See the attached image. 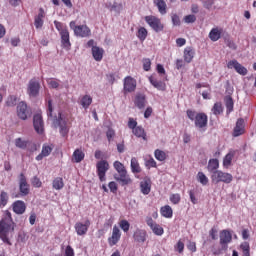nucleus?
<instances>
[{"instance_id":"nucleus-1","label":"nucleus","mask_w":256,"mask_h":256,"mask_svg":"<svg viewBox=\"0 0 256 256\" xmlns=\"http://www.w3.org/2000/svg\"><path fill=\"white\" fill-rule=\"evenodd\" d=\"M48 120L52 121L54 127H59L60 135L62 137H67L69 134V124H67V119L65 116L58 112L57 116H53V102L48 100V110H47Z\"/></svg>"},{"instance_id":"nucleus-2","label":"nucleus","mask_w":256,"mask_h":256,"mask_svg":"<svg viewBox=\"0 0 256 256\" xmlns=\"http://www.w3.org/2000/svg\"><path fill=\"white\" fill-rule=\"evenodd\" d=\"M15 230L13 218L11 217V212L6 211L5 216L0 221V239L3 243L11 245L9 241V233H13Z\"/></svg>"},{"instance_id":"nucleus-3","label":"nucleus","mask_w":256,"mask_h":256,"mask_svg":"<svg viewBox=\"0 0 256 256\" xmlns=\"http://www.w3.org/2000/svg\"><path fill=\"white\" fill-rule=\"evenodd\" d=\"M187 117L190 121H194V125L197 129H205L207 127L208 117L205 113H199L195 110H187Z\"/></svg>"},{"instance_id":"nucleus-4","label":"nucleus","mask_w":256,"mask_h":256,"mask_svg":"<svg viewBox=\"0 0 256 256\" xmlns=\"http://www.w3.org/2000/svg\"><path fill=\"white\" fill-rule=\"evenodd\" d=\"M211 180L214 185H217V183L229 184L231 183V181H233V175L227 172H223L221 170H217L212 173Z\"/></svg>"},{"instance_id":"nucleus-5","label":"nucleus","mask_w":256,"mask_h":256,"mask_svg":"<svg viewBox=\"0 0 256 256\" xmlns=\"http://www.w3.org/2000/svg\"><path fill=\"white\" fill-rule=\"evenodd\" d=\"M96 169H97V175L99 177V180L101 182L107 181V178L105 177V175L109 171V162H107L106 160H101L97 162Z\"/></svg>"},{"instance_id":"nucleus-6","label":"nucleus","mask_w":256,"mask_h":256,"mask_svg":"<svg viewBox=\"0 0 256 256\" xmlns=\"http://www.w3.org/2000/svg\"><path fill=\"white\" fill-rule=\"evenodd\" d=\"M17 115L22 121H27V118L31 117V110L27 107V103L24 101L19 102L17 105Z\"/></svg>"},{"instance_id":"nucleus-7","label":"nucleus","mask_w":256,"mask_h":256,"mask_svg":"<svg viewBox=\"0 0 256 256\" xmlns=\"http://www.w3.org/2000/svg\"><path fill=\"white\" fill-rule=\"evenodd\" d=\"M145 21L154 31H156V33L163 31V24H161V20H159V18L155 16H146Z\"/></svg>"},{"instance_id":"nucleus-8","label":"nucleus","mask_w":256,"mask_h":256,"mask_svg":"<svg viewBox=\"0 0 256 256\" xmlns=\"http://www.w3.org/2000/svg\"><path fill=\"white\" fill-rule=\"evenodd\" d=\"M33 125L36 133H38V135H43V131H45V124L43 122V116H41V114L34 115Z\"/></svg>"},{"instance_id":"nucleus-9","label":"nucleus","mask_w":256,"mask_h":256,"mask_svg":"<svg viewBox=\"0 0 256 256\" xmlns=\"http://www.w3.org/2000/svg\"><path fill=\"white\" fill-rule=\"evenodd\" d=\"M19 191L22 197L29 195V183H27V178L23 173L19 175Z\"/></svg>"},{"instance_id":"nucleus-10","label":"nucleus","mask_w":256,"mask_h":256,"mask_svg":"<svg viewBox=\"0 0 256 256\" xmlns=\"http://www.w3.org/2000/svg\"><path fill=\"white\" fill-rule=\"evenodd\" d=\"M228 69H234L236 73L239 75H247L248 71L247 68H245L241 63H239L237 60H231L227 63Z\"/></svg>"},{"instance_id":"nucleus-11","label":"nucleus","mask_w":256,"mask_h":256,"mask_svg":"<svg viewBox=\"0 0 256 256\" xmlns=\"http://www.w3.org/2000/svg\"><path fill=\"white\" fill-rule=\"evenodd\" d=\"M119 241H121V230L119 229V227L117 225H114L113 229H112V235H111V237L108 238V243H109L110 247H113V246L117 245V243H119Z\"/></svg>"},{"instance_id":"nucleus-12","label":"nucleus","mask_w":256,"mask_h":256,"mask_svg":"<svg viewBox=\"0 0 256 256\" xmlns=\"http://www.w3.org/2000/svg\"><path fill=\"white\" fill-rule=\"evenodd\" d=\"M135 89H137V81L131 76L124 78V93H133Z\"/></svg>"},{"instance_id":"nucleus-13","label":"nucleus","mask_w":256,"mask_h":256,"mask_svg":"<svg viewBox=\"0 0 256 256\" xmlns=\"http://www.w3.org/2000/svg\"><path fill=\"white\" fill-rule=\"evenodd\" d=\"M91 226V222L86 220L85 223L77 222L74 226V229L79 236L87 235V231H89V227Z\"/></svg>"},{"instance_id":"nucleus-14","label":"nucleus","mask_w":256,"mask_h":256,"mask_svg":"<svg viewBox=\"0 0 256 256\" xmlns=\"http://www.w3.org/2000/svg\"><path fill=\"white\" fill-rule=\"evenodd\" d=\"M146 224L148 225V227H150L154 235H158V236L163 235L164 233L163 227H161V225L159 224H156L155 221H153V218L147 217Z\"/></svg>"},{"instance_id":"nucleus-15","label":"nucleus","mask_w":256,"mask_h":256,"mask_svg":"<svg viewBox=\"0 0 256 256\" xmlns=\"http://www.w3.org/2000/svg\"><path fill=\"white\" fill-rule=\"evenodd\" d=\"M233 241V236L231 235V232L228 230H223L220 232V245H222V249H227V245Z\"/></svg>"},{"instance_id":"nucleus-16","label":"nucleus","mask_w":256,"mask_h":256,"mask_svg":"<svg viewBox=\"0 0 256 256\" xmlns=\"http://www.w3.org/2000/svg\"><path fill=\"white\" fill-rule=\"evenodd\" d=\"M53 152V144H43L41 153L36 156V161H43L44 157H49Z\"/></svg>"},{"instance_id":"nucleus-17","label":"nucleus","mask_w":256,"mask_h":256,"mask_svg":"<svg viewBox=\"0 0 256 256\" xmlns=\"http://www.w3.org/2000/svg\"><path fill=\"white\" fill-rule=\"evenodd\" d=\"M74 35L82 38L91 37V29H89L87 25H79L76 32H74Z\"/></svg>"},{"instance_id":"nucleus-18","label":"nucleus","mask_w":256,"mask_h":256,"mask_svg":"<svg viewBox=\"0 0 256 256\" xmlns=\"http://www.w3.org/2000/svg\"><path fill=\"white\" fill-rule=\"evenodd\" d=\"M28 95L30 97H37L39 95V82L30 80L28 84Z\"/></svg>"},{"instance_id":"nucleus-19","label":"nucleus","mask_w":256,"mask_h":256,"mask_svg":"<svg viewBox=\"0 0 256 256\" xmlns=\"http://www.w3.org/2000/svg\"><path fill=\"white\" fill-rule=\"evenodd\" d=\"M245 133V120L240 118L236 122V126L234 128L233 136L239 137V135H243Z\"/></svg>"},{"instance_id":"nucleus-20","label":"nucleus","mask_w":256,"mask_h":256,"mask_svg":"<svg viewBox=\"0 0 256 256\" xmlns=\"http://www.w3.org/2000/svg\"><path fill=\"white\" fill-rule=\"evenodd\" d=\"M60 37H61V45L63 49H66V51H69V49H71V40L69 38V30H67L66 32H62L60 34Z\"/></svg>"},{"instance_id":"nucleus-21","label":"nucleus","mask_w":256,"mask_h":256,"mask_svg":"<svg viewBox=\"0 0 256 256\" xmlns=\"http://www.w3.org/2000/svg\"><path fill=\"white\" fill-rule=\"evenodd\" d=\"M12 207L16 215H23V213H25V210L27 209V206H25V202L21 200H17L16 202H14Z\"/></svg>"},{"instance_id":"nucleus-22","label":"nucleus","mask_w":256,"mask_h":256,"mask_svg":"<svg viewBox=\"0 0 256 256\" xmlns=\"http://www.w3.org/2000/svg\"><path fill=\"white\" fill-rule=\"evenodd\" d=\"M114 179L122 185H129V183H131V177H129V174H127V171L122 172L118 175H115Z\"/></svg>"},{"instance_id":"nucleus-23","label":"nucleus","mask_w":256,"mask_h":256,"mask_svg":"<svg viewBox=\"0 0 256 256\" xmlns=\"http://www.w3.org/2000/svg\"><path fill=\"white\" fill-rule=\"evenodd\" d=\"M43 19H45V10L43 8L39 9V13L35 16L34 25L36 29H41L43 27Z\"/></svg>"},{"instance_id":"nucleus-24","label":"nucleus","mask_w":256,"mask_h":256,"mask_svg":"<svg viewBox=\"0 0 256 256\" xmlns=\"http://www.w3.org/2000/svg\"><path fill=\"white\" fill-rule=\"evenodd\" d=\"M105 53V50L99 46L92 47V57L96 61H102L103 60V54Z\"/></svg>"},{"instance_id":"nucleus-25","label":"nucleus","mask_w":256,"mask_h":256,"mask_svg":"<svg viewBox=\"0 0 256 256\" xmlns=\"http://www.w3.org/2000/svg\"><path fill=\"white\" fill-rule=\"evenodd\" d=\"M193 57H195V50L192 47H186L184 49V61L186 63H191Z\"/></svg>"},{"instance_id":"nucleus-26","label":"nucleus","mask_w":256,"mask_h":256,"mask_svg":"<svg viewBox=\"0 0 256 256\" xmlns=\"http://www.w3.org/2000/svg\"><path fill=\"white\" fill-rule=\"evenodd\" d=\"M221 33H223V30L221 28H212L209 33V39L214 42L219 41L221 39Z\"/></svg>"},{"instance_id":"nucleus-27","label":"nucleus","mask_w":256,"mask_h":256,"mask_svg":"<svg viewBox=\"0 0 256 256\" xmlns=\"http://www.w3.org/2000/svg\"><path fill=\"white\" fill-rule=\"evenodd\" d=\"M134 240L138 243H145L147 240V232L145 230H136L134 233Z\"/></svg>"},{"instance_id":"nucleus-28","label":"nucleus","mask_w":256,"mask_h":256,"mask_svg":"<svg viewBox=\"0 0 256 256\" xmlns=\"http://www.w3.org/2000/svg\"><path fill=\"white\" fill-rule=\"evenodd\" d=\"M149 81H150L151 85H153V87H155V89H158L159 91L165 90V83H163V81H159L153 76L149 77Z\"/></svg>"},{"instance_id":"nucleus-29","label":"nucleus","mask_w":256,"mask_h":256,"mask_svg":"<svg viewBox=\"0 0 256 256\" xmlns=\"http://www.w3.org/2000/svg\"><path fill=\"white\" fill-rule=\"evenodd\" d=\"M134 103L138 109H145V103H147V101L145 100V96L143 94H137Z\"/></svg>"},{"instance_id":"nucleus-30","label":"nucleus","mask_w":256,"mask_h":256,"mask_svg":"<svg viewBox=\"0 0 256 256\" xmlns=\"http://www.w3.org/2000/svg\"><path fill=\"white\" fill-rule=\"evenodd\" d=\"M140 189L143 195H149V193H151V181L149 180L142 181L140 183Z\"/></svg>"},{"instance_id":"nucleus-31","label":"nucleus","mask_w":256,"mask_h":256,"mask_svg":"<svg viewBox=\"0 0 256 256\" xmlns=\"http://www.w3.org/2000/svg\"><path fill=\"white\" fill-rule=\"evenodd\" d=\"M160 213L162 217H166V219H171V217H173V209L169 205L163 206Z\"/></svg>"},{"instance_id":"nucleus-32","label":"nucleus","mask_w":256,"mask_h":256,"mask_svg":"<svg viewBox=\"0 0 256 256\" xmlns=\"http://www.w3.org/2000/svg\"><path fill=\"white\" fill-rule=\"evenodd\" d=\"M209 173H215V171H218L219 169V160L217 159H210L208 162V167H207Z\"/></svg>"},{"instance_id":"nucleus-33","label":"nucleus","mask_w":256,"mask_h":256,"mask_svg":"<svg viewBox=\"0 0 256 256\" xmlns=\"http://www.w3.org/2000/svg\"><path fill=\"white\" fill-rule=\"evenodd\" d=\"M154 3L161 15H165L167 13V3H165L163 0H154Z\"/></svg>"},{"instance_id":"nucleus-34","label":"nucleus","mask_w":256,"mask_h":256,"mask_svg":"<svg viewBox=\"0 0 256 256\" xmlns=\"http://www.w3.org/2000/svg\"><path fill=\"white\" fill-rule=\"evenodd\" d=\"M233 157H235V154H233V152H229L228 154H226L223 159V167H225V169H229V167H231V163H233Z\"/></svg>"},{"instance_id":"nucleus-35","label":"nucleus","mask_w":256,"mask_h":256,"mask_svg":"<svg viewBox=\"0 0 256 256\" xmlns=\"http://www.w3.org/2000/svg\"><path fill=\"white\" fill-rule=\"evenodd\" d=\"M130 167L132 173H141V166L139 165V160H137L135 157L131 159Z\"/></svg>"},{"instance_id":"nucleus-36","label":"nucleus","mask_w":256,"mask_h":256,"mask_svg":"<svg viewBox=\"0 0 256 256\" xmlns=\"http://www.w3.org/2000/svg\"><path fill=\"white\" fill-rule=\"evenodd\" d=\"M85 159V153L81 149H76L73 153V160L75 163H81Z\"/></svg>"},{"instance_id":"nucleus-37","label":"nucleus","mask_w":256,"mask_h":256,"mask_svg":"<svg viewBox=\"0 0 256 256\" xmlns=\"http://www.w3.org/2000/svg\"><path fill=\"white\" fill-rule=\"evenodd\" d=\"M52 187H53V189H56V191H61V189H63V187H65V184L63 183V178H61V177L55 178L53 180Z\"/></svg>"},{"instance_id":"nucleus-38","label":"nucleus","mask_w":256,"mask_h":256,"mask_svg":"<svg viewBox=\"0 0 256 256\" xmlns=\"http://www.w3.org/2000/svg\"><path fill=\"white\" fill-rule=\"evenodd\" d=\"M80 103L83 109H89V106L93 103V98L89 95H84Z\"/></svg>"},{"instance_id":"nucleus-39","label":"nucleus","mask_w":256,"mask_h":256,"mask_svg":"<svg viewBox=\"0 0 256 256\" xmlns=\"http://www.w3.org/2000/svg\"><path fill=\"white\" fill-rule=\"evenodd\" d=\"M133 134L136 136V137H139V138H142V139H146L147 137V134L145 133V129H143V127L141 126H137L136 128H134L132 130Z\"/></svg>"},{"instance_id":"nucleus-40","label":"nucleus","mask_w":256,"mask_h":256,"mask_svg":"<svg viewBox=\"0 0 256 256\" xmlns=\"http://www.w3.org/2000/svg\"><path fill=\"white\" fill-rule=\"evenodd\" d=\"M154 157L157 161H165V159H167V153L163 150L156 149L154 151Z\"/></svg>"},{"instance_id":"nucleus-41","label":"nucleus","mask_w":256,"mask_h":256,"mask_svg":"<svg viewBox=\"0 0 256 256\" xmlns=\"http://www.w3.org/2000/svg\"><path fill=\"white\" fill-rule=\"evenodd\" d=\"M224 103L226 105L227 113H231L233 111V98L231 96H226L224 98Z\"/></svg>"},{"instance_id":"nucleus-42","label":"nucleus","mask_w":256,"mask_h":256,"mask_svg":"<svg viewBox=\"0 0 256 256\" xmlns=\"http://www.w3.org/2000/svg\"><path fill=\"white\" fill-rule=\"evenodd\" d=\"M113 167L118 174L127 172L125 165H123V163H121L120 161H115L113 163Z\"/></svg>"},{"instance_id":"nucleus-43","label":"nucleus","mask_w":256,"mask_h":256,"mask_svg":"<svg viewBox=\"0 0 256 256\" xmlns=\"http://www.w3.org/2000/svg\"><path fill=\"white\" fill-rule=\"evenodd\" d=\"M211 111L213 115H221V113H223V104H221V102H216Z\"/></svg>"},{"instance_id":"nucleus-44","label":"nucleus","mask_w":256,"mask_h":256,"mask_svg":"<svg viewBox=\"0 0 256 256\" xmlns=\"http://www.w3.org/2000/svg\"><path fill=\"white\" fill-rule=\"evenodd\" d=\"M9 201V194L7 192L2 191L0 193V207H5Z\"/></svg>"},{"instance_id":"nucleus-45","label":"nucleus","mask_w":256,"mask_h":256,"mask_svg":"<svg viewBox=\"0 0 256 256\" xmlns=\"http://www.w3.org/2000/svg\"><path fill=\"white\" fill-rule=\"evenodd\" d=\"M54 25H55V28L57 29V31H59V35L69 31L67 29V26H65V24H63V23H61L59 21H54Z\"/></svg>"},{"instance_id":"nucleus-46","label":"nucleus","mask_w":256,"mask_h":256,"mask_svg":"<svg viewBox=\"0 0 256 256\" xmlns=\"http://www.w3.org/2000/svg\"><path fill=\"white\" fill-rule=\"evenodd\" d=\"M197 181L201 183V185H207L209 183V178L203 172H198Z\"/></svg>"},{"instance_id":"nucleus-47","label":"nucleus","mask_w":256,"mask_h":256,"mask_svg":"<svg viewBox=\"0 0 256 256\" xmlns=\"http://www.w3.org/2000/svg\"><path fill=\"white\" fill-rule=\"evenodd\" d=\"M137 37L138 39H140V41H145V39H147V29H145L144 27H141L138 30Z\"/></svg>"},{"instance_id":"nucleus-48","label":"nucleus","mask_w":256,"mask_h":256,"mask_svg":"<svg viewBox=\"0 0 256 256\" xmlns=\"http://www.w3.org/2000/svg\"><path fill=\"white\" fill-rule=\"evenodd\" d=\"M119 227L124 231V233H127L129 231V228L131 227V224H129V221L127 220H121L119 222Z\"/></svg>"},{"instance_id":"nucleus-49","label":"nucleus","mask_w":256,"mask_h":256,"mask_svg":"<svg viewBox=\"0 0 256 256\" xmlns=\"http://www.w3.org/2000/svg\"><path fill=\"white\" fill-rule=\"evenodd\" d=\"M15 145L16 147H18L19 149H27V141L21 139V138H17L15 140Z\"/></svg>"},{"instance_id":"nucleus-50","label":"nucleus","mask_w":256,"mask_h":256,"mask_svg":"<svg viewBox=\"0 0 256 256\" xmlns=\"http://www.w3.org/2000/svg\"><path fill=\"white\" fill-rule=\"evenodd\" d=\"M8 107H15L17 105V96H9L6 101Z\"/></svg>"},{"instance_id":"nucleus-51","label":"nucleus","mask_w":256,"mask_h":256,"mask_svg":"<svg viewBox=\"0 0 256 256\" xmlns=\"http://www.w3.org/2000/svg\"><path fill=\"white\" fill-rule=\"evenodd\" d=\"M145 166L148 169H151V167H157V162L155 159H153V157H149V159L145 158Z\"/></svg>"},{"instance_id":"nucleus-52","label":"nucleus","mask_w":256,"mask_h":256,"mask_svg":"<svg viewBox=\"0 0 256 256\" xmlns=\"http://www.w3.org/2000/svg\"><path fill=\"white\" fill-rule=\"evenodd\" d=\"M240 248L242 249L243 251V256H246V255H251L250 254V247H249V244L247 242H243L241 245H240Z\"/></svg>"},{"instance_id":"nucleus-53","label":"nucleus","mask_w":256,"mask_h":256,"mask_svg":"<svg viewBox=\"0 0 256 256\" xmlns=\"http://www.w3.org/2000/svg\"><path fill=\"white\" fill-rule=\"evenodd\" d=\"M170 201L173 203V205H178L181 201V195L180 194H172L170 195Z\"/></svg>"},{"instance_id":"nucleus-54","label":"nucleus","mask_w":256,"mask_h":256,"mask_svg":"<svg viewBox=\"0 0 256 256\" xmlns=\"http://www.w3.org/2000/svg\"><path fill=\"white\" fill-rule=\"evenodd\" d=\"M195 21H197V17L193 14L184 17V23H195Z\"/></svg>"},{"instance_id":"nucleus-55","label":"nucleus","mask_w":256,"mask_h":256,"mask_svg":"<svg viewBox=\"0 0 256 256\" xmlns=\"http://www.w3.org/2000/svg\"><path fill=\"white\" fill-rule=\"evenodd\" d=\"M171 19L174 26L181 25V19H179V16L177 14H172Z\"/></svg>"},{"instance_id":"nucleus-56","label":"nucleus","mask_w":256,"mask_h":256,"mask_svg":"<svg viewBox=\"0 0 256 256\" xmlns=\"http://www.w3.org/2000/svg\"><path fill=\"white\" fill-rule=\"evenodd\" d=\"M175 249H177L178 253H183V250L185 249V244L179 240L175 246Z\"/></svg>"},{"instance_id":"nucleus-57","label":"nucleus","mask_w":256,"mask_h":256,"mask_svg":"<svg viewBox=\"0 0 256 256\" xmlns=\"http://www.w3.org/2000/svg\"><path fill=\"white\" fill-rule=\"evenodd\" d=\"M188 193H189L191 203H193V205H197L198 200H197V197H195V192L193 190H190Z\"/></svg>"},{"instance_id":"nucleus-58","label":"nucleus","mask_w":256,"mask_h":256,"mask_svg":"<svg viewBox=\"0 0 256 256\" xmlns=\"http://www.w3.org/2000/svg\"><path fill=\"white\" fill-rule=\"evenodd\" d=\"M143 69L144 71H149L151 69V60L150 59H144L143 61Z\"/></svg>"},{"instance_id":"nucleus-59","label":"nucleus","mask_w":256,"mask_h":256,"mask_svg":"<svg viewBox=\"0 0 256 256\" xmlns=\"http://www.w3.org/2000/svg\"><path fill=\"white\" fill-rule=\"evenodd\" d=\"M32 185H33V187H41V185H42L41 180L37 176L33 177Z\"/></svg>"},{"instance_id":"nucleus-60","label":"nucleus","mask_w":256,"mask_h":256,"mask_svg":"<svg viewBox=\"0 0 256 256\" xmlns=\"http://www.w3.org/2000/svg\"><path fill=\"white\" fill-rule=\"evenodd\" d=\"M65 256H75V251L71 246H67L65 249Z\"/></svg>"},{"instance_id":"nucleus-61","label":"nucleus","mask_w":256,"mask_h":256,"mask_svg":"<svg viewBox=\"0 0 256 256\" xmlns=\"http://www.w3.org/2000/svg\"><path fill=\"white\" fill-rule=\"evenodd\" d=\"M128 127L133 131L137 127V121H135L133 118H130L128 121Z\"/></svg>"},{"instance_id":"nucleus-62","label":"nucleus","mask_w":256,"mask_h":256,"mask_svg":"<svg viewBox=\"0 0 256 256\" xmlns=\"http://www.w3.org/2000/svg\"><path fill=\"white\" fill-rule=\"evenodd\" d=\"M214 4H215L214 0H206L203 3L205 9H211V7H213Z\"/></svg>"},{"instance_id":"nucleus-63","label":"nucleus","mask_w":256,"mask_h":256,"mask_svg":"<svg viewBox=\"0 0 256 256\" xmlns=\"http://www.w3.org/2000/svg\"><path fill=\"white\" fill-rule=\"evenodd\" d=\"M108 187L112 193H117V183L112 181L108 184Z\"/></svg>"},{"instance_id":"nucleus-64","label":"nucleus","mask_w":256,"mask_h":256,"mask_svg":"<svg viewBox=\"0 0 256 256\" xmlns=\"http://www.w3.org/2000/svg\"><path fill=\"white\" fill-rule=\"evenodd\" d=\"M209 235L213 241L217 240V229L212 228L209 232Z\"/></svg>"}]
</instances>
